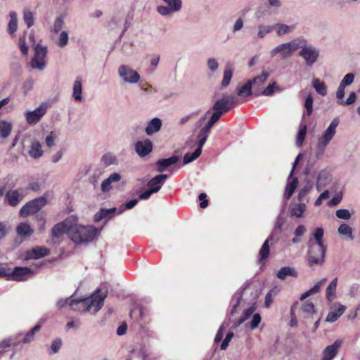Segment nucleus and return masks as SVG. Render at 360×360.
I'll return each mask as SVG.
<instances>
[{"label": "nucleus", "instance_id": "25", "mask_svg": "<svg viewBox=\"0 0 360 360\" xmlns=\"http://www.w3.org/2000/svg\"><path fill=\"white\" fill-rule=\"evenodd\" d=\"M121 179V176L118 173H113L108 178L105 179L101 184V190L103 192H108L112 188V184L118 182Z\"/></svg>", "mask_w": 360, "mask_h": 360}, {"label": "nucleus", "instance_id": "59", "mask_svg": "<svg viewBox=\"0 0 360 360\" xmlns=\"http://www.w3.org/2000/svg\"><path fill=\"white\" fill-rule=\"evenodd\" d=\"M337 217L342 219H349L351 217V214L349 210L346 209H340L338 210L335 212Z\"/></svg>", "mask_w": 360, "mask_h": 360}, {"label": "nucleus", "instance_id": "6", "mask_svg": "<svg viewBox=\"0 0 360 360\" xmlns=\"http://www.w3.org/2000/svg\"><path fill=\"white\" fill-rule=\"evenodd\" d=\"M47 204V200L41 196L33 199L25 203L20 210L19 215L22 217H27L36 214Z\"/></svg>", "mask_w": 360, "mask_h": 360}, {"label": "nucleus", "instance_id": "34", "mask_svg": "<svg viewBox=\"0 0 360 360\" xmlns=\"http://www.w3.org/2000/svg\"><path fill=\"white\" fill-rule=\"evenodd\" d=\"M274 30H275L278 36H283L285 34L292 32L294 30V26L287 25L283 23H277L273 25Z\"/></svg>", "mask_w": 360, "mask_h": 360}, {"label": "nucleus", "instance_id": "56", "mask_svg": "<svg viewBox=\"0 0 360 360\" xmlns=\"http://www.w3.org/2000/svg\"><path fill=\"white\" fill-rule=\"evenodd\" d=\"M354 75L352 73H348L343 77L340 84L346 87L347 86L351 85L354 82Z\"/></svg>", "mask_w": 360, "mask_h": 360}, {"label": "nucleus", "instance_id": "19", "mask_svg": "<svg viewBox=\"0 0 360 360\" xmlns=\"http://www.w3.org/2000/svg\"><path fill=\"white\" fill-rule=\"evenodd\" d=\"M153 149L152 142L149 139L140 141L135 144V150L141 157L148 155Z\"/></svg>", "mask_w": 360, "mask_h": 360}, {"label": "nucleus", "instance_id": "63", "mask_svg": "<svg viewBox=\"0 0 360 360\" xmlns=\"http://www.w3.org/2000/svg\"><path fill=\"white\" fill-rule=\"evenodd\" d=\"M137 203L138 200L136 199H133L127 202L125 204L123 205L124 207H121L120 208L118 213H122L126 209L129 210L133 208Z\"/></svg>", "mask_w": 360, "mask_h": 360}, {"label": "nucleus", "instance_id": "7", "mask_svg": "<svg viewBox=\"0 0 360 360\" xmlns=\"http://www.w3.org/2000/svg\"><path fill=\"white\" fill-rule=\"evenodd\" d=\"M237 103V98L235 96L225 95L221 98L218 99L213 105L214 112L212 115H217V121L224 112H226L233 108Z\"/></svg>", "mask_w": 360, "mask_h": 360}, {"label": "nucleus", "instance_id": "40", "mask_svg": "<svg viewBox=\"0 0 360 360\" xmlns=\"http://www.w3.org/2000/svg\"><path fill=\"white\" fill-rule=\"evenodd\" d=\"M173 13H178L182 8V0H162Z\"/></svg>", "mask_w": 360, "mask_h": 360}, {"label": "nucleus", "instance_id": "18", "mask_svg": "<svg viewBox=\"0 0 360 360\" xmlns=\"http://www.w3.org/2000/svg\"><path fill=\"white\" fill-rule=\"evenodd\" d=\"M23 195L18 190H9L5 193V202L12 207H16L22 200Z\"/></svg>", "mask_w": 360, "mask_h": 360}, {"label": "nucleus", "instance_id": "57", "mask_svg": "<svg viewBox=\"0 0 360 360\" xmlns=\"http://www.w3.org/2000/svg\"><path fill=\"white\" fill-rule=\"evenodd\" d=\"M345 87L341 84H339L338 88L336 91V98L337 103L341 105V101H344L345 96Z\"/></svg>", "mask_w": 360, "mask_h": 360}, {"label": "nucleus", "instance_id": "38", "mask_svg": "<svg viewBox=\"0 0 360 360\" xmlns=\"http://www.w3.org/2000/svg\"><path fill=\"white\" fill-rule=\"evenodd\" d=\"M10 21L8 25V32L11 35H14L18 28L17 14L12 11L9 14Z\"/></svg>", "mask_w": 360, "mask_h": 360}, {"label": "nucleus", "instance_id": "35", "mask_svg": "<svg viewBox=\"0 0 360 360\" xmlns=\"http://www.w3.org/2000/svg\"><path fill=\"white\" fill-rule=\"evenodd\" d=\"M65 15H60L59 16L56 17L54 20L51 32L53 33H59V32L63 31V29L65 27Z\"/></svg>", "mask_w": 360, "mask_h": 360}, {"label": "nucleus", "instance_id": "48", "mask_svg": "<svg viewBox=\"0 0 360 360\" xmlns=\"http://www.w3.org/2000/svg\"><path fill=\"white\" fill-rule=\"evenodd\" d=\"M306 210V205L304 203H299L294 205L291 208V214L297 217H301Z\"/></svg>", "mask_w": 360, "mask_h": 360}, {"label": "nucleus", "instance_id": "62", "mask_svg": "<svg viewBox=\"0 0 360 360\" xmlns=\"http://www.w3.org/2000/svg\"><path fill=\"white\" fill-rule=\"evenodd\" d=\"M255 308L253 307H250L248 309L244 311L243 315L239 319L238 323L239 324L243 323L245 320H247L254 312Z\"/></svg>", "mask_w": 360, "mask_h": 360}, {"label": "nucleus", "instance_id": "58", "mask_svg": "<svg viewBox=\"0 0 360 360\" xmlns=\"http://www.w3.org/2000/svg\"><path fill=\"white\" fill-rule=\"evenodd\" d=\"M157 12L162 16H168L170 17L172 14H174L172 11L167 8V6H158L157 7Z\"/></svg>", "mask_w": 360, "mask_h": 360}, {"label": "nucleus", "instance_id": "47", "mask_svg": "<svg viewBox=\"0 0 360 360\" xmlns=\"http://www.w3.org/2000/svg\"><path fill=\"white\" fill-rule=\"evenodd\" d=\"M313 102L314 98L311 94H309L304 100V108L306 109V112L304 115L311 116L313 112Z\"/></svg>", "mask_w": 360, "mask_h": 360}, {"label": "nucleus", "instance_id": "53", "mask_svg": "<svg viewBox=\"0 0 360 360\" xmlns=\"http://www.w3.org/2000/svg\"><path fill=\"white\" fill-rule=\"evenodd\" d=\"M281 91V89L276 86V82H273L272 84H269L262 92V94L264 96H271L274 94V91Z\"/></svg>", "mask_w": 360, "mask_h": 360}, {"label": "nucleus", "instance_id": "51", "mask_svg": "<svg viewBox=\"0 0 360 360\" xmlns=\"http://www.w3.org/2000/svg\"><path fill=\"white\" fill-rule=\"evenodd\" d=\"M307 134V126L302 125L300 127L299 131L297 134V145L301 146L305 139Z\"/></svg>", "mask_w": 360, "mask_h": 360}, {"label": "nucleus", "instance_id": "14", "mask_svg": "<svg viewBox=\"0 0 360 360\" xmlns=\"http://www.w3.org/2000/svg\"><path fill=\"white\" fill-rule=\"evenodd\" d=\"M72 224L69 219H65L62 222L55 224L51 229V237L58 238L66 233L70 238V229H72Z\"/></svg>", "mask_w": 360, "mask_h": 360}, {"label": "nucleus", "instance_id": "16", "mask_svg": "<svg viewBox=\"0 0 360 360\" xmlns=\"http://www.w3.org/2000/svg\"><path fill=\"white\" fill-rule=\"evenodd\" d=\"M32 274V271L28 267H15L11 270L10 281H23L27 279V276Z\"/></svg>", "mask_w": 360, "mask_h": 360}, {"label": "nucleus", "instance_id": "28", "mask_svg": "<svg viewBox=\"0 0 360 360\" xmlns=\"http://www.w3.org/2000/svg\"><path fill=\"white\" fill-rule=\"evenodd\" d=\"M345 306L342 304H339L338 309L329 311L326 316V321L330 323H333L336 321L338 319V318L345 312Z\"/></svg>", "mask_w": 360, "mask_h": 360}, {"label": "nucleus", "instance_id": "41", "mask_svg": "<svg viewBox=\"0 0 360 360\" xmlns=\"http://www.w3.org/2000/svg\"><path fill=\"white\" fill-rule=\"evenodd\" d=\"M298 185V179L295 177L290 182H289L285 188V197L287 200L290 199L294 193Z\"/></svg>", "mask_w": 360, "mask_h": 360}, {"label": "nucleus", "instance_id": "15", "mask_svg": "<svg viewBox=\"0 0 360 360\" xmlns=\"http://www.w3.org/2000/svg\"><path fill=\"white\" fill-rule=\"evenodd\" d=\"M50 255V250L46 247L37 246L25 252V259H38Z\"/></svg>", "mask_w": 360, "mask_h": 360}, {"label": "nucleus", "instance_id": "44", "mask_svg": "<svg viewBox=\"0 0 360 360\" xmlns=\"http://www.w3.org/2000/svg\"><path fill=\"white\" fill-rule=\"evenodd\" d=\"M44 211L39 212L35 214L34 219L39 223V231L43 232L46 228V219Z\"/></svg>", "mask_w": 360, "mask_h": 360}, {"label": "nucleus", "instance_id": "17", "mask_svg": "<svg viewBox=\"0 0 360 360\" xmlns=\"http://www.w3.org/2000/svg\"><path fill=\"white\" fill-rule=\"evenodd\" d=\"M168 178V175L165 174H158L147 184L149 188H150L155 193H158L165 184V180Z\"/></svg>", "mask_w": 360, "mask_h": 360}, {"label": "nucleus", "instance_id": "21", "mask_svg": "<svg viewBox=\"0 0 360 360\" xmlns=\"http://www.w3.org/2000/svg\"><path fill=\"white\" fill-rule=\"evenodd\" d=\"M274 30L273 25L259 23L257 27V32L253 36L255 40H262Z\"/></svg>", "mask_w": 360, "mask_h": 360}, {"label": "nucleus", "instance_id": "9", "mask_svg": "<svg viewBox=\"0 0 360 360\" xmlns=\"http://www.w3.org/2000/svg\"><path fill=\"white\" fill-rule=\"evenodd\" d=\"M117 74L122 82L127 84H136L141 80L139 73L127 65L119 66Z\"/></svg>", "mask_w": 360, "mask_h": 360}, {"label": "nucleus", "instance_id": "3", "mask_svg": "<svg viewBox=\"0 0 360 360\" xmlns=\"http://www.w3.org/2000/svg\"><path fill=\"white\" fill-rule=\"evenodd\" d=\"M302 43H305V41L302 39H295L290 41L278 44L270 51V56L272 58L280 56L281 58L283 60L289 58L300 49Z\"/></svg>", "mask_w": 360, "mask_h": 360}, {"label": "nucleus", "instance_id": "42", "mask_svg": "<svg viewBox=\"0 0 360 360\" xmlns=\"http://www.w3.org/2000/svg\"><path fill=\"white\" fill-rule=\"evenodd\" d=\"M252 81H248L243 86L238 88V95L247 97L252 94Z\"/></svg>", "mask_w": 360, "mask_h": 360}, {"label": "nucleus", "instance_id": "12", "mask_svg": "<svg viewBox=\"0 0 360 360\" xmlns=\"http://www.w3.org/2000/svg\"><path fill=\"white\" fill-rule=\"evenodd\" d=\"M302 43L300 47L302 48L300 56L304 60L306 65L311 67L317 61L319 57V49L313 46H302Z\"/></svg>", "mask_w": 360, "mask_h": 360}, {"label": "nucleus", "instance_id": "61", "mask_svg": "<svg viewBox=\"0 0 360 360\" xmlns=\"http://www.w3.org/2000/svg\"><path fill=\"white\" fill-rule=\"evenodd\" d=\"M356 99V94L354 91H351L348 98L344 101H341V105H349L353 104Z\"/></svg>", "mask_w": 360, "mask_h": 360}, {"label": "nucleus", "instance_id": "26", "mask_svg": "<svg viewBox=\"0 0 360 360\" xmlns=\"http://www.w3.org/2000/svg\"><path fill=\"white\" fill-rule=\"evenodd\" d=\"M271 240H272V237L271 236L269 237L264 241V243H263L261 249L259 250V262L260 264L264 263L265 260L269 256V252H270L269 242Z\"/></svg>", "mask_w": 360, "mask_h": 360}, {"label": "nucleus", "instance_id": "31", "mask_svg": "<svg viewBox=\"0 0 360 360\" xmlns=\"http://www.w3.org/2000/svg\"><path fill=\"white\" fill-rule=\"evenodd\" d=\"M233 68L231 65H226L224 68L223 79L221 81V87L226 88L230 84L231 79L233 77Z\"/></svg>", "mask_w": 360, "mask_h": 360}, {"label": "nucleus", "instance_id": "39", "mask_svg": "<svg viewBox=\"0 0 360 360\" xmlns=\"http://www.w3.org/2000/svg\"><path fill=\"white\" fill-rule=\"evenodd\" d=\"M326 278H323L321 279L320 281H319L318 283H316L311 289H309V290H307V292H305L304 293H303L302 295H301L300 297V300L301 301H303L307 297H308L309 296H310L312 294H314V293H316L318 292H319L320 290V288H321V286L322 285V284L326 281Z\"/></svg>", "mask_w": 360, "mask_h": 360}, {"label": "nucleus", "instance_id": "30", "mask_svg": "<svg viewBox=\"0 0 360 360\" xmlns=\"http://www.w3.org/2000/svg\"><path fill=\"white\" fill-rule=\"evenodd\" d=\"M338 278H335L328 285L326 290V297L328 301L331 302L335 297Z\"/></svg>", "mask_w": 360, "mask_h": 360}, {"label": "nucleus", "instance_id": "49", "mask_svg": "<svg viewBox=\"0 0 360 360\" xmlns=\"http://www.w3.org/2000/svg\"><path fill=\"white\" fill-rule=\"evenodd\" d=\"M301 310L303 313L309 315H312L316 312L314 303L309 300H307L302 304Z\"/></svg>", "mask_w": 360, "mask_h": 360}, {"label": "nucleus", "instance_id": "4", "mask_svg": "<svg viewBox=\"0 0 360 360\" xmlns=\"http://www.w3.org/2000/svg\"><path fill=\"white\" fill-rule=\"evenodd\" d=\"M326 249L325 245H317L309 242L307 260L310 266H321L324 263Z\"/></svg>", "mask_w": 360, "mask_h": 360}, {"label": "nucleus", "instance_id": "10", "mask_svg": "<svg viewBox=\"0 0 360 360\" xmlns=\"http://www.w3.org/2000/svg\"><path fill=\"white\" fill-rule=\"evenodd\" d=\"M217 122V116L212 115L210 118L207 124L202 127V129L200 131V135L202 137L198 141V145L197 148L195 150V151L190 155L188 153H186L184 155V158H198L201 155V148L203 144L205 143L208 133L212 128V127Z\"/></svg>", "mask_w": 360, "mask_h": 360}, {"label": "nucleus", "instance_id": "8", "mask_svg": "<svg viewBox=\"0 0 360 360\" xmlns=\"http://www.w3.org/2000/svg\"><path fill=\"white\" fill-rule=\"evenodd\" d=\"M339 123V119L338 117L334 118L330 123L329 126L326 128V129L319 137L317 141V149L319 151H323L325 148L333 139L336 133V129Z\"/></svg>", "mask_w": 360, "mask_h": 360}, {"label": "nucleus", "instance_id": "2", "mask_svg": "<svg viewBox=\"0 0 360 360\" xmlns=\"http://www.w3.org/2000/svg\"><path fill=\"white\" fill-rule=\"evenodd\" d=\"M98 233V229L94 226L72 224L70 232V239L75 244L87 243L92 241Z\"/></svg>", "mask_w": 360, "mask_h": 360}, {"label": "nucleus", "instance_id": "24", "mask_svg": "<svg viewBox=\"0 0 360 360\" xmlns=\"http://www.w3.org/2000/svg\"><path fill=\"white\" fill-rule=\"evenodd\" d=\"M18 236L23 238H29L34 233V229L26 222L20 223L16 227Z\"/></svg>", "mask_w": 360, "mask_h": 360}, {"label": "nucleus", "instance_id": "54", "mask_svg": "<svg viewBox=\"0 0 360 360\" xmlns=\"http://www.w3.org/2000/svg\"><path fill=\"white\" fill-rule=\"evenodd\" d=\"M23 19L28 27H30L31 26L33 25V23H34L33 15H32V13L30 10H27V9L24 10Z\"/></svg>", "mask_w": 360, "mask_h": 360}, {"label": "nucleus", "instance_id": "52", "mask_svg": "<svg viewBox=\"0 0 360 360\" xmlns=\"http://www.w3.org/2000/svg\"><path fill=\"white\" fill-rule=\"evenodd\" d=\"M323 233H324V231L322 228H317L315 230V232L314 233V238L316 241L315 244L324 245L323 241Z\"/></svg>", "mask_w": 360, "mask_h": 360}, {"label": "nucleus", "instance_id": "32", "mask_svg": "<svg viewBox=\"0 0 360 360\" xmlns=\"http://www.w3.org/2000/svg\"><path fill=\"white\" fill-rule=\"evenodd\" d=\"M288 276L297 278L298 274L294 268L290 266L282 267L277 273V277L281 280H284Z\"/></svg>", "mask_w": 360, "mask_h": 360}, {"label": "nucleus", "instance_id": "1", "mask_svg": "<svg viewBox=\"0 0 360 360\" xmlns=\"http://www.w3.org/2000/svg\"><path fill=\"white\" fill-rule=\"evenodd\" d=\"M106 297V291L102 292L100 289H97L89 297L79 300L69 298L66 300V303L72 310L80 311H93L95 314L103 306L104 300Z\"/></svg>", "mask_w": 360, "mask_h": 360}, {"label": "nucleus", "instance_id": "22", "mask_svg": "<svg viewBox=\"0 0 360 360\" xmlns=\"http://www.w3.org/2000/svg\"><path fill=\"white\" fill-rule=\"evenodd\" d=\"M162 125V122L160 118H153L148 122L145 128V133L148 136H152L154 134L158 132L161 129Z\"/></svg>", "mask_w": 360, "mask_h": 360}, {"label": "nucleus", "instance_id": "46", "mask_svg": "<svg viewBox=\"0 0 360 360\" xmlns=\"http://www.w3.org/2000/svg\"><path fill=\"white\" fill-rule=\"evenodd\" d=\"M338 233L341 236H347L350 240H354L352 228L347 224H342L338 228Z\"/></svg>", "mask_w": 360, "mask_h": 360}, {"label": "nucleus", "instance_id": "27", "mask_svg": "<svg viewBox=\"0 0 360 360\" xmlns=\"http://www.w3.org/2000/svg\"><path fill=\"white\" fill-rule=\"evenodd\" d=\"M311 85L318 94L322 96H325L327 95V86L326 84L320 79L313 78L311 80Z\"/></svg>", "mask_w": 360, "mask_h": 360}, {"label": "nucleus", "instance_id": "36", "mask_svg": "<svg viewBox=\"0 0 360 360\" xmlns=\"http://www.w3.org/2000/svg\"><path fill=\"white\" fill-rule=\"evenodd\" d=\"M32 158H39L43 155L42 146L38 141H33L29 150Z\"/></svg>", "mask_w": 360, "mask_h": 360}, {"label": "nucleus", "instance_id": "45", "mask_svg": "<svg viewBox=\"0 0 360 360\" xmlns=\"http://www.w3.org/2000/svg\"><path fill=\"white\" fill-rule=\"evenodd\" d=\"M40 329H41V325L40 324L36 325L28 333H26V335L24 337L22 342L23 343L26 344V343H30L32 341H33L35 333L39 332L40 330Z\"/></svg>", "mask_w": 360, "mask_h": 360}, {"label": "nucleus", "instance_id": "43", "mask_svg": "<svg viewBox=\"0 0 360 360\" xmlns=\"http://www.w3.org/2000/svg\"><path fill=\"white\" fill-rule=\"evenodd\" d=\"M269 77V73L266 71L263 70L260 75H258L253 78L252 81V85L256 87H259L266 81Z\"/></svg>", "mask_w": 360, "mask_h": 360}, {"label": "nucleus", "instance_id": "60", "mask_svg": "<svg viewBox=\"0 0 360 360\" xmlns=\"http://www.w3.org/2000/svg\"><path fill=\"white\" fill-rule=\"evenodd\" d=\"M62 346V341L60 338L54 340L51 344L50 354L57 353Z\"/></svg>", "mask_w": 360, "mask_h": 360}, {"label": "nucleus", "instance_id": "11", "mask_svg": "<svg viewBox=\"0 0 360 360\" xmlns=\"http://www.w3.org/2000/svg\"><path fill=\"white\" fill-rule=\"evenodd\" d=\"M48 106L46 103H41L33 110H27L24 112L25 121L29 125L37 124L47 112Z\"/></svg>", "mask_w": 360, "mask_h": 360}, {"label": "nucleus", "instance_id": "64", "mask_svg": "<svg viewBox=\"0 0 360 360\" xmlns=\"http://www.w3.org/2000/svg\"><path fill=\"white\" fill-rule=\"evenodd\" d=\"M244 26V21L242 19V18H239L236 20V21L234 22L232 28L233 32H237L240 31Z\"/></svg>", "mask_w": 360, "mask_h": 360}, {"label": "nucleus", "instance_id": "29", "mask_svg": "<svg viewBox=\"0 0 360 360\" xmlns=\"http://www.w3.org/2000/svg\"><path fill=\"white\" fill-rule=\"evenodd\" d=\"M57 34L55 42L56 44L60 48H64L68 44L69 41V34L67 30H63Z\"/></svg>", "mask_w": 360, "mask_h": 360}, {"label": "nucleus", "instance_id": "33", "mask_svg": "<svg viewBox=\"0 0 360 360\" xmlns=\"http://www.w3.org/2000/svg\"><path fill=\"white\" fill-rule=\"evenodd\" d=\"M13 129L11 122L6 120H0V136L6 139L10 136Z\"/></svg>", "mask_w": 360, "mask_h": 360}, {"label": "nucleus", "instance_id": "5", "mask_svg": "<svg viewBox=\"0 0 360 360\" xmlns=\"http://www.w3.org/2000/svg\"><path fill=\"white\" fill-rule=\"evenodd\" d=\"M47 53L48 50L46 46L37 44L34 48V54L29 63L30 66L34 70L43 71L47 63Z\"/></svg>", "mask_w": 360, "mask_h": 360}, {"label": "nucleus", "instance_id": "20", "mask_svg": "<svg viewBox=\"0 0 360 360\" xmlns=\"http://www.w3.org/2000/svg\"><path fill=\"white\" fill-rule=\"evenodd\" d=\"M341 345L342 341L337 340L333 345L326 347L323 351L321 360H332L338 354Z\"/></svg>", "mask_w": 360, "mask_h": 360}, {"label": "nucleus", "instance_id": "13", "mask_svg": "<svg viewBox=\"0 0 360 360\" xmlns=\"http://www.w3.org/2000/svg\"><path fill=\"white\" fill-rule=\"evenodd\" d=\"M181 160V159H158L154 165L155 172L160 173L163 172L172 165H186L195 159H183L182 162L180 161Z\"/></svg>", "mask_w": 360, "mask_h": 360}, {"label": "nucleus", "instance_id": "55", "mask_svg": "<svg viewBox=\"0 0 360 360\" xmlns=\"http://www.w3.org/2000/svg\"><path fill=\"white\" fill-rule=\"evenodd\" d=\"M207 65L209 70L213 73L217 72V70L219 69V63L214 58H210L207 59Z\"/></svg>", "mask_w": 360, "mask_h": 360}, {"label": "nucleus", "instance_id": "23", "mask_svg": "<svg viewBox=\"0 0 360 360\" xmlns=\"http://www.w3.org/2000/svg\"><path fill=\"white\" fill-rule=\"evenodd\" d=\"M72 98L76 102H81L83 99L81 77H77L72 84Z\"/></svg>", "mask_w": 360, "mask_h": 360}, {"label": "nucleus", "instance_id": "37", "mask_svg": "<svg viewBox=\"0 0 360 360\" xmlns=\"http://www.w3.org/2000/svg\"><path fill=\"white\" fill-rule=\"evenodd\" d=\"M116 211L117 208L115 207L111 209H101L95 214V221H98L107 217L111 218Z\"/></svg>", "mask_w": 360, "mask_h": 360}, {"label": "nucleus", "instance_id": "50", "mask_svg": "<svg viewBox=\"0 0 360 360\" xmlns=\"http://www.w3.org/2000/svg\"><path fill=\"white\" fill-rule=\"evenodd\" d=\"M58 137V134L55 131H50L46 135L44 139V143L46 146L49 148H51L55 145V141Z\"/></svg>", "mask_w": 360, "mask_h": 360}]
</instances>
